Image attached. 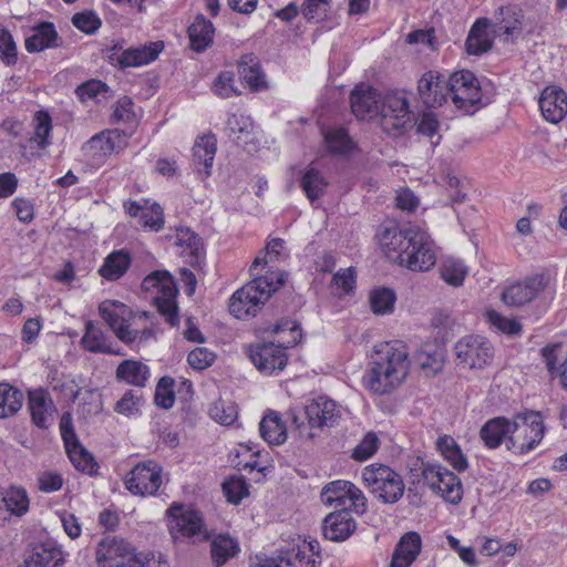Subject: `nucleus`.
Segmentation results:
<instances>
[{
    "label": "nucleus",
    "mask_w": 567,
    "mask_h": 567,
    "mask_svg": "<svg viewBox=\"0 0 567 567\" xmlns=\"http://www.w3.org/2000/svg\"><path fill=\"white\" fill-rule=\"evenodd\" d=\"M99 312L121 341L132 343L137 340V330H132L128 324L132 311L126 305L116 300H104L99 306Z\"/></svg>",
    "instance_id": "nucleus-14"
},
{
    "label": "nucleus",
    "mask_w": 567,
    "mask_h": 567,
    "mask_svg": "<svg viewBox=\"0 0 567 567\" xmlns=\"http://www.w3.org/2000/svg\"><path fill=\"white\" fill-rule=\"evenodd\" d=\"M324 140L330 153L348 154L352 150V141L344 128L328 132Z\"/></svg>",
    "instance_id": "nucleus-53"
},
{
    "label": "nucleus",
    "mask_w": 567,
    "mask_h": 567,
    "mask_svg": "<svg viewBox=\"0 0 567 567\" xmlns=\"http://www.w3.org/2000/svg\"><path fill=\"white\" fill-rule=\"evenodd\" d=\"M447 96L454 105L466 114H473L482 103V91L476 75L468 70H461L450 75L446 81Z\"/></svg>",
    "instance_id": "nucleus-8"
},
{
    "label": "nucleus",
    "mask_w": 567,
    "mask_h": 567,
    "mask_svg": "<svg viewBox=\"0 0 567 567\" xmlns=\"http://www.w3.org/2000/svg\"><path fill=\"white\" fill-rule=\"evenodd\" d=\"M331 0H305L301 11L308 21H321L327 17Z\"/></svg>",
    "instance_id": "nucleus-58"
},
{
    "label": "nucleus",
    "mask_w": 567,
    "mask_h": 567,
    "mask_svg": "<svg viewBox=\"0 0 567 567\" xmlns=\"http://www.w3.org/2000/svg\"><path fill=\"white\" fill-rule=\"evenodd\" d=\"M234 83V73L231 71H221L214 83L215 93L224 99L230 97L233 95H238L239 92L235 87Z\"/></svg>",
    "instance_id": "nucleus-60"
},
{
    "label": "nucleus",
    "mask_w": 567,
    "mask_h": 567,
    "mask_svg": "<svg viewBox=\"0 0 567 567\" xmlns=\"http://www.w3.org/2000/svg\"><path fill=\"white\" fill-rule=\"evenodd\" d=\"M381 243L389 258L412 271H427L436 264L433 241L417 227L385 228Z\"/></svg>",
    "instance_id": "nucleus-1"
},
{
    "label": "nucleus",
    "mask_w": 567,
    "mask_h": 567,
    "mask_svg": "<svg viewBox=\"0 0 567 567\" xmlns=\"http://www.w3.org/2000/svg\"><path fill=\"white\" fill-rule=\"evenodd\" d=\"M380 441L374 432L367 433L360 443L352 450L351 457L363 462L369 460L379 449Z\"/></svg>",
    "instance_id": "nucleus-54"
},
{
    "label": "nucleus",
    "mask_w": 567,
    "mask_h": 567,
    "mask_svg": "<svg viewBox=\"0 0 567 567\" xmlns=\"http://www.w3.org/2000/svg\"><path fill=\"white\" fill-rule=\"evenodd\" d=\"M214 530L208 528L202 511L193 506L185 508L179 503V536L185 537L190 544L207 543Z\"/></svg>",
    "instance_id": "nucleus-18"
},
{
    "label": "nucleus",
    "mask_w": 567,
    "mask_h": 567,
    "mask_svg": "<svg viewBox=\"0 0 567 567\" xmlns=\"http://www.w3.org/2000/svg\"><path fill=\"white\" fill-rule=\"evenodd\" d=\"M357 529V523L348 509H339L328 514L322 522V533L326 539L343 542Z\"/></svg>",
    "instance_id": "nucleus-25"
},
{
    "label": "nucleus",
    "mask_w": 567,
    "mask_h": 567,
    "mask_svg": "<svg viewBox=\"0 0 567 567\" xmlns=\"http://www.w3.org/2000/svg\"><path fill=\"white\" fill-rule=\"evenodd\" d=\"M513 421L505 416H496L488 420L480 430V437L484 445L494 450L507 443L508 436L512 435Z\"/></svg>",
    "instance_id": "nucleus-29"
},
{
    "label": "nucleus",
    "mask_w": 567,
    "mask_h": 567,
    "mask_svg": "<svg viewBox=\"0 0 567 567\" xmlns=\"http://www.w3.org/2000/svg\"><path fill=\"white\" fill-rule=\"evenodd\" d=\"M238 72L243 82L255 92L267 89L266 75L261 70L259 58L254 53L244 54L238 61Z\"/></svg>",
    "instance_id": "nucleus-30"
},
{
    "label": "nucleus",
    "mask_w": 567,
    "mask_h": 567,
    "mask_svg": "<svg viewBox=\"0 0 567 567\" xmlns=\"http://www.w3.org/2000/svg\"><path fill=\"white\" fill-rule=\"evenodd\" d=\"M328 186L329 182L318 168L310 165L305 169L300 179V187L311 204L327 193Z\"/></svg>",
    "instance_id": "nucleus-40"
},
{
    "label": "nucleus",
    "mask_w": 567,
    "mask_h": 567,
    "mask_svg": "<svg viewBox=\"0 0 567 567\" xmlns=\"http://www.w3.org/2000/svg\"><path fill=\"white\" fill-rule=\"evenodd\" d=\"M128 134L120 130H109L95 134L83 146L87 159L94 166L102 165L109 155L118 153L127 145Z\"/></svg>",
    "instance_id": "nucleus-12"
},
{
    "label": "nucleus",
    "mask_w": 567,
    "mask_h": 567,
    "mask_svg": "<svg viewBox=\"0 0 567 567\" xmlns=\"http://www.w3.org/2000/svg\"><path fill=\"white\" fill-rule=\"evenodd\" d=\"M285 240L281 238H274L271 239L267 246L266 251L260 252L254 260L252 265L250 266V272L251 275H258V268L260 266L267 265L268 260L267 257L269 256L270 259H279L280 251L284 248Z\"/></svg>",
    "instance_id": "nucleus-56"
},
{
    "label": "nucleus",
    "mask_w": 567,
    "mask_h": 567,
    "mask_svg": "<svg viewBox=\"0 0 567 567\" xmlns=\"http://www.w3.org/2000/svg\"><path fill=\"white\" fill-rule=\"evenodd\" d=\"M215 28L210 20L199 13L187 28L189 48L197 52H205L214 42Z\"/></svg>",
    "instance_id": "nucleus-28"
},
{
    "label": "nucleus",
    "mask_w": 567,
    "mask_h": 567,
    "mask_svg": "<svg viewBox=\"0 0 567 567\" xmlns=\"http://www.w3.org/2000/svg\"><path fill=\"white\" fill-rule=\"evenodd\" d=\"M226 133L229 138L236 141L239 145L248 143V140L254 131V122L250 116L245 114H230L226 122Z\"/></svg>",
    "instance_id": "nucleus-44"
},
{
    "label": "nucleus",
    "mask_w": 567,
    "mask_h": 567,
    "mask_svg": "<svg viewBox=\"0 0 567 567\" xmlns=\"http://www.w3.org/2000/svg\"><path fill=\"white\" fill-rule=\"evenodd\" d=\"M179 258L197 271H202L205 266L204 239L189 227L179 226Z\"/></svg>",
    "instance_id": "nucleus-21"
},
{
    "label": "nucleus",
    "mask_w": 567,
    "mask_h": 567,
    "mask_svg": "<svg viewBox=\"0 0 567 567\" xmlns=\"http://www.w3.org/2000/svg\"><path fill=\"white\" fill-rule=\"evenodd\" d=\"M488 25L489 21L487 18H480L471 27L465 41L468 54L481 55L492 49L493 40L489 38L487 32Z\"/></svg>",
    "instance_id": "nucleus-35"
},
{
    "label": "nucleus",
    "mask_w": 567,
    "mask_h": 567,
    "mask_svg": "<svg viewBox=\"0 0 567 567\" xmlns=\"http://www.w3.org/2000/svg\"><path fill=\"white\" fill-rule=\"evenodd\" d=\"M210 543V560L214 567H221L240 553V544L237 538L231 537L228 533H212Z\"/></svg>",
    "instance_id": "nucleus-27"
},
{
    "label": "nucleus",
    "mask_w": 567,
    "mask_h": 567,
    "mask_svg": "<svg viewBox=\"0 0 567 567\" xmlns=\"http://www.w3.org/2000/svg\"><path fill=\"white\" fill-rule=\"evenodd\" d=\"M370 307L375 315H389L394 310L396 293L388 287L375 288L370 291Z\"/></svg>",
    "instance_id": "nucleus-47"
},
{
    "label": "nucleus",
    "mask_w": 567,
    "mask_h": 567,
    "mask_svg": "<svg viewBox=\"0 0 567 567\" xmlns=\"http://www.w3.org/2000/svg\"><path fill=\"white\" fill-rule=\"evenodd\" d=\"M6 501H3V518L9 519L10 516H22L29 511V497L23 488L11 487L6 491Z\"/></svg>",
    "instance_id": "nucleus-45"
},
{
    "label": "nucleus",
    "mask_w": 567,
    "mask_h": 567,
    "mask_svg": "<svg viewBox=\"0 0 567 567\" xmlns=\"http://www.w3.org/2000/svg\"><path fill=\"white\" fill-rule=\"evenodd\" d=\"M132 264V256L126 249L114 250L106 256L99 274L109 281L124 276Z\"/></svg>",
    "instance_id": "nucleus-37"
},
{
    "label": "nucleus",
    "mask_w": 567,
    "mask_h": 567,
    "mask_svg": "<svg viewBox=\"0 0 567 567\" xmlns=\"http://www.w3.org/2000/svg\"><path fill=\"white\" fill-rule=\"evenodd\" d=\"M362 480L369 492L383 504H395L404 494L402 476L388 465L375 463L364 467Z\"/></svg>",
    "instance_id": "nucleus-5"
},
{
    "label": "nucleus",
    "mask_w": 567,
    "mask_h": 567,
    "mask_svg": "<svg viewBox=\"0 0 567 567\" xmlns=\"http://www.w3.org/2000/svg\"><path fill=\"white\" fill-rule=\"evenodd\" d=\"M24 401L23 393L10 385L9 383H0V417L6 419L14 415Z\"/></svg>",
    "instance_id": "nucleus-46"
},
{
    "label": "nucleus",
    "mask_w": 567,
    "mask_h": 567,
    "mask_svg": "<svg viewBox=\"0 0 567 567\" xmlns=\"http://www.w3.org/2000/svg\"><path fill=\"white\" fill-rule=\"evenodd\" d=\"M437 450L446 462L457 472H464L468 467L467 457L462 452L460 445L450 435L440 436L437 442Z\"/></svg>",
    "instance_id": "nucleus-42"
},
{
    "label": "nucleus",
    "mask_w": 567,
    "mask_h": 567,
    "mask_svg": "<svg viewBox=\"0 0 567 567\" xmlns=\"http://www.w3.org/2000/svg\"><path fill=\"white\" fill-rule=\"evenodd\" d=\"M248 484L243 477H230L223 482L221 489L228 503L237 505L249 494Z\"/></svg>",
    "instance_id": "nucleus-52"
},
{
    "label": "nucleus",
    "mask_w": 567,
    "mask_h": 567,
    "mask_svg": "<svg viewBox=\"0 0 567 567\" xmlns=\"http://www.w3.org/2000/svg\"><path fill=\"white\" fill-rule=\"evenodd\" d=\"M175 380L171 377H162L156 385L154 402L158 408L171 409L175 403Z\"/></svg>",
    "instance_id": "nucleus-51"
},
{
    "label": "nucleus",
    "mask_w": 567,
    "mask_h": 567,
    "mask_svg": "<svg viewBox=\"0 0 567 567\" xmlns=\"http://www.w3.org/2000/svg\"><path fill=\"white\" fill-rule=\"evenodd\" d=\"M138 223L143 227L157 231L164 224L162 208L158 205H153L151 209H142Z\"/></svg>",
    "instance_id": "nucleus-64"
},
{
    "label": "nucleus",
    "mask_w": 567,
    "mask_h": 567,
    "mask_svg": "<svg viewBox=\"0 0 567 567\" xmlns=\"http://www.w3.org/2000/svg\"><path fill=\"white\" fill-rule=\"evenodd\" d=\"M416 132L429 138H433L440 128L437 116L433 112H424L415 121Z\"/></svg>",
    "instance_id": "nucleus-63"
},
{
    "label": "nucleus",
    "mask_w": 567,
    "mask_h": 567,
    "mask_svg": "<svg viewBox=\"0 0 567 567\" xmlns=\"http://www.w3.org/2000/svg\"><path fill=\"white\" fill-rule=\"evenodd\" d=\"M32 34L25 39V49L30 53L59 47V34L52 22H41L32 28Z\"/></svg>",
    "instance_id": "nucleus-34"
},
{
    "label": "nucleus",
    "mask_w": 567,
    "mask_h": 567,
    "mask_svg": "<svg viewBox=\"0 0 567 567\" xmlns=\"http://www.w3.org/2000/svg\"><path fill=\"white\" fill-rule=\"evenodd\" d=\"M455 354L460 365L470 369H483L492 362L493 347L481 336H465L455 347Z\"/></svg>",
    "instance_id": "nucleus-13"
},
{
    "label": "nucleus",
    "mask_w": 567,
    "mask_h": 567,
    "mask_svg": "<svg viewBox=\"0 0 567 567\" xmlns=\"http://www.w3.org/2000/svg\"><path fill=\"white\" fill-rule=\"evenodd\" d=\"M320 497L327 506L353 511L360 515L368 509L367 498L362 491L350 481L336 480L326 484L321 489Z\"/></svg>",
    "instance_id": "nucleus-9"
},
{
    "label": "nucleus",
    "mask_w": 567,
    "mask_h": 567,
    "mask_svg": "<svg viewBox=\"0 0 567 567\" xmlns=\"http://www.w3.org/2000/svg\"><path fill=\"white\" fill-rule=\"evenodd\" d=\"M422 540L416 532L404 534L392 555L390 567H410L421 551Z\"/></svg>",
    "instance_id": "nucleus-32"
},
{
    "label": "nucleus",
    "mask_w": 567,
    "mask_h": 567,
    "mask_svg": "<svg viewBox=\"0 0 567 567\" xmlns=\"http://www.w3.org/2000/svg\"><path fill=\"white\" fill-rule=\"evenodd\" d=\"M143 395L140 391L127 390L115 405V411L127 416L135 415L140 411Z\"/></svg>",
    "instance_id": "nucleus-55"
},
{
    "label": "nucleus",
    "mask_w": 567,
    "mask_h": 567,
    "mask_svg": "<svg viewBox=\"0 0 567 567\" xmlns=\"http://www.w3.org/2000/svg\"><path fill=\"white\" fill-rule=\"evenodd\" d=\"M545 425L542 414L536 411L518 413L513 419L512 435L507 440V450L527 454L543 440Z\"/></svg>",
    "instance_id": "nucleus-6"
},
{
    "label": "nucleus",
    "mask_w": 567,
    "mask_h": 567,
    "mask_svg": "<svg viewBox=\"0 0 567 567\" xmlns=\"http://www.w3.org/2000/svg\"><path fill=\"white\" fill-rule=\"evenodd\" d=\"M489 322L504 333L514 336L522 331L520 323L515 319H508L495 310L487 312Z\"/></svg>",
    "instance_id": "nucleus-62"
},
{
    "label": "nucleus",
    "mask_w": 567,
    "mask_h": 567,
    "mask_svg": "<svg viewBox=\"0 0 567 567\" xmlns=\"http://www.w3.org/2000/svg\"><path fill=\"white\" fill-rule=\"evenodd\" d=\"M217 152V138L214 134L198 137L193 146V164L203 178L212 175V167Z\"/></svg>",
    "instance_id": "nucleus-26"
},
{
    "label": "nucleus",
    "mask_w": 567,
    "mask_h": 567,
    "mask_svg": "<svg viewBox=\"0 0 567 567\" xmlns=\"http://www.w3.org/2000/svg\"><path fill=\"white\" fill-rule=\"evenodd\" d=\"M523 18V11L518 6L508 4L499 8V12L496 16V24L507 37H513L522 31Z\"/></svg>",
    "instance_id": "nucleus-43"
},
{
    "label": "nucleus",
    "mask_w": 567,
    "mask_h": 567,
    "mask_svg": "<svg viewBox=\"0 0 567 567\" xmlns=\"http://www.w3.org/2000/svg\"><path fill=\"white\" fill-rule=\"evenodd\" d=\"M282 285V275H256L254 280L233 293L229 300L230 313L238 319L255 317L271 293Z\"/></svg>",
    "instance_id": "nucleus-3"
},
{
    "label": "nucleus",
    "mask_w": 567,
    "mask_h": 567,
    "mask_svg": "<svg viewBox=\"0 0 567 567\" xmlns=\"http://www.w3.org/2000/svg\"><path fill=\"white\" fill-rule=\"evenodd\" d=\"M410 370L409 352L401 341L377 347L370 368L362 378L364 388L375 394H386L398 388Z\"/></svg>",
    "instance_id": "nucleus-2"
},
{
    "label": "nucleus",
    "mask_w": 567,
    "mask_h": 567,
    "mask_svg": "<svg viewBox=\"0 0 567 567\" xmlns=\"http://www.w3.org/2000/svg\"><path fill=\"white\" fill-rule=\"evenodd\" d=\"M417 93L427 109L443 105L447 101L445 78L436 71L425 72L417 82Z\"/></svg>",
    "instance_id": "nucleus-22"
},
{
    "label": "nucleus",
    "mask_w": 567,
    "mask_h": 567,
    "mask_svg": "<svg viewBox=\"0 0 567 567\" xmlns=\"http://www.w3.org/2000/svg\"><path fill=\"white\" fill-rule=\"evenodd\" d=\"M281 563L287 566H296L299 564L300 567H320L322 563L321 556L313 557L308 555L305 549L298 548L292 549V553H287L285 556L280 555L278 558L266 557L259 563V567H284Z\"/></svg>",
    "instance_id": "nucleus-38"
},
{
    "label": "nucleus",
    "mask_w": 567,
    "mask_h": 567,
    "mask_svg": "<svg viewBox=\"0 0 567 567\" xmlns=\"http://www.w3.org/2000/svg\"><path fill=\"white\" fill-rule=\"evenodd\" d=\"M0 60L6 65H14L18 61L16 42L7 29H0Z\"/></svg>",
    "instance_id": "nucleus-57"
},
{
    "label": "nucleus",
    "mask_w": 567,
    "mask_h": 567,
    "mask_svg": "<svg viewBox=\"0 0 567 567\" xmlns=\"http://www.w3.org/2000/svg\"><path fill=\"white\" fill-rule=\"evenodd\" d=\"M63 563V553L59 548L41 544L24 553L19 567H59Z\"/></svg>",
    "instance_id": "nucleus-31"
},
{
    "label": "nucleus",
    "mask_w": 567,
    "mask_h": 567,
    "mask_svg": "<svg viewBox=\"0 0 567 567\" xmlns=\"http://www.w3.org/2000/svg\"><path fill=\"white\" fill-rule=\"evenodd\" d=\"M208 413L214 421L225 426L231 425L238 417L237 405L223 399L212 403Z\"/></svg>",
    "instance_id": "nucleus-48"
},
{
    "label": "nucleus",
    "mask_w": 567,
    "mask_h": 567,
    "mask_svg": "<svg viewBox=\"0 0 567 567\" xmlns=\"http://www.w3.org/2000/svg\"><path fill=\"white\" fill-rule=\"evenodd\" d=\"M380 115L394 130H403L411 122L412 111L405 92L390 91L381 97Z\"/></svg>",
    "instance_id": "nucleus-17"
},
{
    "label": "nucleus",
    "mask_w": 567,
    "mask_h": 567,
    "mask_svg": "<svg viewBox=\"0 0 567 567\" xmlns=\"http://www.w3.org/2000/svg\"><path fill=\"white\" fill-rule=\"evenodd\" d=\"M466 274L467 269L461 260L445 259L440 267L441 278L454 287L463 285Z\"/></svg>",
    "instance_id": "nucleus-50"
},
{
    "label": "nucleus",
    "mask_w": 567,
    "mask_h": 567,
    "mask_svg": "<svg viewBox=\"0 0 567 567\" xmlns=\"http://www.w3.org/2000/svg\"><path fill=\"white\" fill-rule=\"evenodd\" d=\"M73 25L87 34L94 33L102 24L101 19L92 11L75 13L72 17Z\"/></svg>",
    "instance_id": "nucleus-59"
},
{
    "label": "nucleus",
    "mask_w": 567,
    "mask_h": 567,
    "mask_svg": "<svg viewBox=\"0 0 567 567\" xmlns=\"http://www.w3.org/2000/svg\"><path fill=\"white\" fill-rule=\"evenodd\" d=\"M161 472V466L153 461L137 464L125 480V486L135 495H154L162 484Z\"/></svg>",
    "instance_id": "nucleus-16"
},
{
    "label": "nucleus",
    "mask_w": 567,
    "mask_h": 567,
    "mask_svg": "<svg viewBox=\"0 0 567 567\" xmlns=\"http://www.w3.org/2000/svg\"><path fill=\"white\" fill-rule=\"evenodd\" d=\"M539 109L547 122L558 124L567 114V93L559 86L545 87L539 97Z\"/></svg>",
    "instance_id": "nucleus-24"
},
{
    "label": "nucleus",
    "mask_w": 567,
    "mask_h": 567,
    "mask_svg": "<svg viewBox=\"0 0 567 567\" xmlns=\"http://www.w3.org/2000/svg\"><path fill=\"white\" fill-rule=\"evenodd\" d=\"M33 132L30 137L20 143L22 155L28 158L40 157L41 152L50 144L52 118L45 111H38L33 116Z\"/></svg>",
    "instance_id": "nucleus-19"
},
{
    "label": "nucleus",
    "mask_w": 567,
    "mask_h": 567,
    "mask_svg": "<svg viewBox=\"0 0 567 567\" xmlns=\"http://www.w3.org/2000/svg\"><path fill=\"white\" fill-rule=\"evenodd\" d=\"M151 377L150 368L134 359L122 361L116 369V378L134 386H145Z\"/></svg>",
    "instance_id": "nucleus-39"
},
{
    "label": "nucleus",
    "mask_w": 567,
    "mask_h": 567,
    "mask_svg": "<svg viewBox=\"0 0 567 567\" xmlns=\"http://www.w3.org/2000/svg\"><path fill=\"white\" fill-rule=\"evenodd\" d=\"M163 49V41H154L125 50L122 43L117 42L105 50V58L111 64L123 69L137 68L155 61Z\"/></svg>",
    "instance_id": "nucleus-10"
},
{
    "label": "nucleus",
    "mask_w": 567,
    "mask_h": 567,
    "mask_svg": "<svg viewBox=\"0 0 567 567\" xmlns=\"http://www.w3.org/2000/svg\"><path fill=\"white\" fill-rule=\"evenodd\" d=\"M216 359V354L206 348L197 347L188 353L187 361L189 365L198 371L210 367Z\"/></svg>",
    "instance_id": "nucleus-61"
},
{
    "label": "nucleus",
    "mask_w": 567,
    "mask_h": 567,
    "mask_svg": "<svg viewBox=\"0 0 567 567\" xmlns=\"http://www.w3.org/2000/svg\"><path fill=\"white\" fill-rule=\"evenodd\" d=\"M545 287L544 275H535L507 287L502 293V300L507 306L522 307L533 301Z\"/></svg>",
    "instance_id": "nucleus-20"
},
{
    "label": "nucleus",
    "mask_w": 567,
    "mask_h": 567,
    "mask_svg": "<svg viewBox=\"0 0 567 567\" xmlns=\"http://www.w3.org/2000/svg\"><path fill=\"white\" fill-rule=\"evenodd\" d=\"M260 436L269 445H280L287 440V427L280 414L269 410L259 423Z\"/></svg>",
    "instance_id": "nucleus-36"
},
{
    "label": "nucleus",
    "mask_w": 567,
    "mask_h": 567,
    "mask_svg": "<svg viewBox=\"0 0 567 567\" xmlns=\"http://www.w3.org/2000/svg\"><path fill=\"white\" fill-rule=\"evenodd\" d=\"M350 102L353 114L360 120L380 114L381 95L370 85H357L351 92Z\"/></svg>",
    "instance_id": "nucleus-23"
},
{
    "label": "nucleus",
    "mask_w": 567,
    "mask_h": 567,
    "mask_svg": "<svg viewBox=\"0 0 567 567\" xmlns=\"http://www.w3.org/2000/svg\"><path fill=\"white\" fill-rule=\"evenodd\" d=\"M29 409L32 421L41 429H47L53 421L54 405L48 392L42 389L29 393Z\"/></svg>",
    "instance_id": "nucleus-33"
},
{
    "label": "nucleus",
    "mask_w": 567,
    "mask_h": 567,
    "mask_svg": "<svg viewBox=\"0 0 567 567\" xmlns=\"http://www.w3.org/2000/svg\"><path fill=\"white\" fill-rule=\"evenodd\" d=\"M422 475L426 484L449 503L457 505L463 498V485L458 476L441 464L427 463Z\"/></svg>",
    "instance_id": "nucleus-11"
},
{
    "label": "nucleus",
    "mask_w": 567,
    "mask_h": 567,
    "mask_svg": "<svg viewBox=\"0 0 567 567\" xmlns=\"http://www.w3.org/2000/svg\"><path fill=\"white\" fill-rule=\"evenodd\" d=\"M142 289L146 292L158 313L171 326L177 324V285L175 278L167 270H155L142 281Z\"/></svg>",
    "instance_id": "nucleus-4"
},
{
    "label": "nucleus",
    "mask_w": 567,
    "mask_h": 567,
    "mask_svg": "<svg viewBox=\"0 0 567 567\" xmlns=\"http://www.w3.org/2000/svg\"><path fill=\"white\" fill-rule=\"evenodd\" d=\"M303 414L308 422V427L305 425L300 416L295 414L292 415V423L299 430V435L306 436L309 440H312L316 436L312 430L332 427L341 417L337 403L327 396L312 399L308 404H306Z\"/></svg>",
    "instance_id": "nucleus-7"
},
{
    "label": "nucleus",
    "mask_w": 567,
    "mask_h": 567,
    "mask_svg": "<svg viewBox=\"0 0 567 567\" xmlns=\"http://www.w3.org/2000/svg\"><path fill=\"white\" fill-rule=\"evenodd\" d=\"M248 354L257 370L267 375L282 371L288 362L286 348L274 342L251 344Z\"/></svg>",
    "instance_id": "nucleus-15"
},
{
    "label": "nucleus",
    "mask_w": 567,
    "mask_h": 567,
    "mask_svg": "<svg viewBox=\"0 0 567 567\" xmlns=\"http://www.w3.org/2000/svg\"><path fill=\"white\" fill-rule=\"evenodd\" d=\"M66 439L65 451L70 461L76 470L93 474L96 470V463L93 456L80 444L75 433H69Z\"/></svg>",
    "instance_id": "nucleus-41"
},
{
    "label": "nucleus",
    "mask_w": 567,
    "mask_h": 567,
    "mask_svg": "<svg viewBox=\"0 0 567 567\" xmlns=\"http://www.w3.org/2000/svg\"><path fill=\"white\" fill-rule=\"evenodd\" d=\"M84 349L90 352H111L103 331L92 321H87L81 340Z\"/></svg>",
    "instance_id": "nucleus-49"
}]
</instances>
